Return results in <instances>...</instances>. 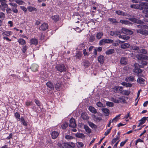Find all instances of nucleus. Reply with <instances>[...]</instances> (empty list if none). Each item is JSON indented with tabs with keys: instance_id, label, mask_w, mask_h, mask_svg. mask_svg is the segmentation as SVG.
<instances>
[{
	"instance_id": "43",
	"label": "nucleus",
	"mask_w": 148,
	"mask_h": 148,
	"mask_svg": "<svg viewBox=\"0 0 148 148\" xmlns=\"http://www.w3.org/2000/svg\"><path fill=\"white\" fill-rule=\"evenodd\" d=\"M6 2L7 1L5 0V1L1 3V5L5 8H8V5L6 3Z\"/></svg>"
},
{
	"instance_id": "35",
	"label": "nucleus",
	"mask_w": 148,
	"mask_h": 148,
	"mask_svg": "<svg viewBox=\"0 0 148 148\" xmlns=\"http://www.w3.org/2000/svg\"><path fill=\"white\" fill-rule=\"evenodd\" d=\"M118 99L119 100V103H125L126 100L123 98V97L122 96H120L119 98Z\"/></svg>"
},
{
	"instance_id": "59",
	"label": "nucleus",
	"mask_w": 148,
	"mask_h": 148,
	"mask_svg": "<svg viewBox=\"0 0 148 148\" xmlns=\"http://www.w3.org/2000/svg\"><path fill=\"white\" fill-rule=\"evenodd\" d=\"M20 8L25 12H27V9L26 8H25L24 6H20Z\"/></svg>"
},
{
	"instance_id": "37",
	"label": "nucleus",
	"mask_w": 148,
	"mask_h": 148,
	"mask_svg": "<svg viewBox=\"0 0 148 148\" xmlns=\"http://www.w3.org/2000/svg\"><path fill=\"white\" fill-rule=\"evenodd\" d=\"M130 93V91L128 90H123L122 93H121L122 94H123L125 95L128 96Z\"/></svg>"
},
{
	"instance_id": "31",
	"label": "nucleus",
	"mask_w": 148,
	"mask_h": 148,
	"mask_svg": "<svg viewBox=\"0 0 148 148\" xmlns=\"http://www.w3.org/2000/svg\"><path fill=\"white\" fill-rule=\"evenodd\" d=\"M84 129H85L86 132L89 134H90L91 132V130L90 129L89 127L86 125H84Z\"/></svg>"
},
{
	"instance_id": "45",
	"label": "nucleus",
	"mask_w": 148,
	"mask_h": 148,
	"mask_svg": "<svg viewBox=\"0 0 148 148\" xmlns=\"http://www.w3.org/2000/svg\"><path fill=\"white\" fill-rule=\"evenodd\" d=\"M119 138L120 136H116V138H114V139H113L111 141V144L112 145L114 143H115L117 140H119Z\"/></svg>"
},
{
	"instance_id": "10",
	"label": "nucleus",
	"mask_w": 148,
	"mask_h": 148,
	"mask_svg": "<svg viewBox=\"0 0 148 148\" xmlns=\"http://www.w3.org/2000/svg\"><path fill=\"white\" fill-rule=\"evenodd\" d=\"M59 135V133L56 131H53L51 134L52 138L53 139H55L57 138Z\"/></svg>"
},
{
	"instance_id": "60",
	"label": "nucleus",
	"mask_w": 148,
	"mask_h": 148,
	"mask_svg": "<svg viewBox=\"0 0 148 148\" xmlns=\"http://www.w3.org/2000/svg\"><path fill=\"white\" fill-rule=\"evenodd\" d=\"M97 105L99 107H102L103 106V104L101 102H98L97 103Z\"/></svg>"
},
{
	"instance_id": "8",
	"label": "nucleus",
	"mask_w": 148,
	"mask_h": 148,
	"mask_svg": "<svg viewBox=\"0 0 148 148\" xmlns=\"http://www.w3.org/2000/svg\"><path fill=\"white\" fill-rule=\"evenodd\" d=\"M76 126V124L75 123V119L73 118H71L70 120V124L69 126L73 128H75Z\"/></svg>"
},
{
	"instance_id": "6",
	"label": "nucleus",
	"mask_w": 148,
	"mask_h": 148,
	"mask_svg": "<svg viewBox=\"0 0 148 148\" xmlns=\"http://www.w3.org/2000/svg\"><path fill=\"white\" fill-rule=\"evenodd\" d=\"M121 32L123 33L128 35H131L133 33V32L132 31L125 28H122L121 29Z\"/></svg>"
},
{
	"instance_id": "17",
	"label": "nucleus",
	"mask_w": 148,
	"mask_h": 148,
	"mask_svg": "<svg viewBox=\"0 0 148 148\" xmlns=\"http://www.w3.org/2000/svg\"><path fill=\"white\" fill-rule=\"evenodd\" d=\"M27 9L30 12L34 11H36L37 10V9L31 6H28L27 8Z\"/></svg>"
},
{
	"instance_id": "16",
	"label": "nucleus",
	"mask_w": 148,
	"mask_h": 148,
	"mask_svg": "<svg viewBox=\"0 0 148 148\" xmlns=\"http://www.w3.org/2000/svg\"><path fill=\"white\" fill-rule=\"evenodd\" d=\"M137 82L138 83L140 84H145V80L141 77L138 78Z\"/></svg>"
},
{
	"instance_id": "26",
	"label": "nucleus",
	"mask_w": 148,
	"mask_h": 148,
	"mask_svg": "<svg viewBox=\"0 0 148 148\" xmlns=\"http://www.w3.org/2000/svg\"><path fill=\"white\" fill-rule=\"evenodd\" d=\"M103 35L102 32H99L97 33L96 35V37L98 39H100L102 37Z\"/></svg>"
},
{
	"instance_id": "12",
	"label": "nucleus",
	"mask_w": 148,
	"mask_h": 148,
	"mask_svg": "<svg viewBox=\"0 0 148 148\" xmlns=\"http://www.w3.org/2000/svg\"><path fill=\"white\" fill-rule=\"evenodd\" d=\"M125 81L127 82H133L134 81H135L136 80L135 79L134 77L130 76L127 77L125 79Z\"/></svg>"
},
{
	"instance_id": "1",
	"label": "nucleus",
	"mask_w": 148,
	"mask_h": 148,
	"mask_svg": "<svg viewBox=\"0 0 148 148\" xmlns=\"http://www.w3.org/2000/svg\"><path fill=\"white\" fill-rule=\"evenodd\" d=\"M56 68L58 71L60 72L66 71V69L64 65L63 64H57L56 66Z\"/></svg>"
},
{
	"instance_id": "23",
	"label": "nucleus",
	"mask_w": 148,
	"mask_h": 148,
	"mask_svg": "<svg viewBox=\"0 0 148 148\" xmlns=\"http://www.w3.org/2000/svg\"><path fill=\"white\" fill-rule=\"evenodd\" d=\"M81 117L84 120H88L89 118L88 115L85 113H83L81 114Z\"/></svg>"
},
{
	"instance_id": "42",
	"label": "nucleus",
	"mask_w": 148,
	"mask_h": 148,
	"mask_svg": "<svg viewBox=\"0 0 148 148\" xmlns=\"http://www.w3.org/2000/svg\"><path fill=\"white\" fill-rule=\"evenodd\" d=\"M28 49V47L26 45H24L22 47V48L21 49V50L22 51V52L24 53H25L26 50Z\"/></svg>"
},
{
	"instance_id": "49",
	"label": "nucleus",
	"mask_w": 148,
	"mask_h": 148,
	"mask_svg": "<svg viewBox=\"0 0 148 148\" xmlns=\"http://www.w3.org/2000/svg\"><path fill=\"white\" fill-rule=\"evenodd\" d=\"M65 137V138L67 140L72 139L74 138L73 136L68 135H66Z\"/></svg>"
},
{
	"instance_id": "48",
	"label": "nucleus",
	"mask_w": 148,
	"mask_h": 148,
	"mask_svg": "<svg viewBox=\"0 0 148 148\" xmlns=\"http://www.w3.org/2000/svg\"><path fill=\"white\" fill-rule=\"evenodd\" d=\"M62 145L65 147L66 148H70L69 143H62Z\"/></svg>"
},
{
	"instance_id": "38",
	"label": "nucleus",
	"mask_w": 148,
	"mask_h": 148,
	"mask_svg": "<svg viewBox=\"0 0 148 148\" xmlns=\"http://www.w3.org/2000/svg\"><path fill=\"white\" fill-rule=\"evenodd\" d=\"M14 1L19 5H23L25 3L22 0H15Z\"/></svg>"
},
{
	"instance_id": "27",
	"label": "nucleus",
	"mask_w": 148,
	"mask_h": 148,
	"mask_svg": "<svg viewBox=\"0 0 148 148\" xmlns=\"http://www.w3.org/2000/svg\"><path fill=\"white\" fill-rule=\"evenodd\" d=\"M114 49H109L108 50L105 52L107 55H110L113 53L114 52Z\"/></svg>"
},
{
	"instance_id": "28",
	"label": "nucleus",
	"mask_w": 148,
	"mask_h": 148,
	"mask_svg": "<svg viewBox=\"0 0 148 148\" xmlns=\"http://www.w3.org/2000/svg\"><path fill=\"white\" fill-rule=\"evenodd\" d=\"M75 135L77 137L82 138L84 137V135L83 133H77Z\"/></svg>"
},
{
	"instance_id": "21",
	"label": "nucleus",
	"mask_w": 148,
	"mask_h": 148,
	"mask_svg": "<svg viewBox=\"0 0 148 148\" xmlns=\"http://www.w3.org/2000/svg\"><path fill=\"white\" fill-rule=\"evenodd\" d=\"M119 38H122L125 40H127L129 39L130 37L129 36L126 35H120L119 36Z\"/></svg>"
},
{
	"instance_id": "53",
	"label": "nucleus",
	"mask_w": 148,
	"mask_h": 148,
	"mask_svg": "<svg viewBox=\"0 0 148 148\" xmlns=\"http://www.w3.org/2000/svg\"><path fill=\"white\" fill-rule=\"evenodd\" d=\"M77 147L79 148L82 147L84 146V144L81 142H77Z\"/></svg>"
},
{
	"instance_id": "41",
	"label": "nucleus",
	"mask_w": 148,
	"mask_h": 148,
	"mask_svg": "<svg viewBox=\"0 0 148 148\" xmlns=\"http://www.w3.org/2000/svg\"><path fill=\"white\" fill-rule=\"evenodd\" d=\"M111 100L115 103H119V100L114 98L113 97H111L110 98Z\"/></svg>"
},
{
	"instance_id": "54",
	"label": "nucleus",
	"mask_w": 148,
	"mask_h": 148,
	"mask_svg": "<svg viewBox=\"0 0 148 148\" xmlns=\"http://www.w3.org/2000/svg\"><path fill=\"white\" fill-rule=\"evenodd\" d=\"M0 18L2 20H3L5 18V15L4 13L2 12H0Z\"/></svg>"
},
{
	"instance_id": "63",
	"label": "nucleus",
	"mask_w": 148,
	"mask_h": 148,
	"mask_svg": "<svg viewBox=\"0 0 148 148\" xmlns=\"http://www.w3.org/2000/svg\"><path fill=\"white\" fill-rule=\"evenodd\" d=\"M13 136V135L12 133H10L9 136L6 138V139L8 140L10 139L11 138H12Z\"/></svg>"
},
{
	"instance_id": "39",
	"label": "nucleus",
	"mask_w": 148,
	"mask_h": 148,
	"mask_svg": "<svg viewBox=\"0 0 148 148\" xmlns=\"http://www.w3.org/2000/svg\"><path fill=\"white\" fill-rule=\"evenodd\" d=\"M14 116L17 119V121H19L20 119V114L17 112H16L14 113Z\"/></svg>"
},
{
	"instance_id": "30",
	"label": "nucleus",
	"mask_w": 148,
	"mask_h": 148,
	"mask_svg": "<svg viewBox=\"0 0 148 148\" xmlns=\"http://www.w3.org/2000/svg\"><path fill=\"white\" fill-rule=\"evenodd\" d=\"M61 84L59 83H57L55 86V88L57 90H60L61 89Z\"/></svg>"
},
{
	"instance_id": "56",
	"label": "nucleus",
	"mask_w": 148,
	"mask_h": 148,
	"mask_svg": "<svg viewBox=\"0 0 148 148\" xmlns=\"http://www.w3.org/2000/svg\"><path fill=\"white\" fill-rule=\"evenodd\" d=\"M34 102L38 106H40V102L38 100L35 99H34Z\"/></svg>"
},
{
	"instance_id": "20",
	"label": "nucleus",
	"mask_w": 148,
	"mask_h": 148,
	"mask_svg": "<svg viewBox=\"0 0 148 148\" xmlns=\"http://www.w3.org/2000/svg\"><path fill=\"white\" fill-rule=\"evenodd\" d=\"M88 109L92 113L96 114L97 113L96 109L92 106H89Z\"/></svg>"
},
{
	"instance_id": "7",
	"label": "nucleus",
	"mask_w": 148,
	"mask_h": 148,
	"mask_svg": "<svg viewBox=\"0 0 148 148\" xmlns=\"http://www.w3.org/2000/svg\"><path fill=\"white\" fill-rule=\"evenodd\" d=\"M48 28V24L46 23H44L39 27V29L40 30L42 31H45Z\"/></svg>"
},
{
	"instance_id": "9",
	"label": "nucleus",
	"mask_w": 148,
	"mask_h": 148,
	"mask_svg": "<svg viewBox=\"0 0 148 148\" xmlns=\"http://www.w3.org/2000/svg\"><path fill=\"white\" fill-rule=\"evenodd\" d=\"M46 85L48 88H49V91L51 90H53L54 89V86L53 84L50 81L48 82L46 84Z\"/></svg>"
},
{
	"instance_id": "11",
	"label": "nucleus",
	"mask_w": 148,
	"mask_h": 148,
	"mask_svg": "<svg viewBox=\"0 0 148 148\" xmlns=\"http://www.w3.org/2000/svg\"><path fill=\"white\" fill-rule=\"evenodd\" d=\"M30 45H36L38 44V40L35 38H32L30 40Z\"/></svg>"
},
{
	"instance_id": "50",
	"label": "nucleus",
	"mask_w": 148,
	"mask_h": 148,
	"mask_svg": "<svg viewBox=\"0 0 148 148\" xmlns=\"http://www.w3.org/2000/svg\"><path fill=\"white\" fill-rule=\"evenodd\" d=\"M120 115L121 114H119L117 116H116L112 120L111 122H112L114 121L116 122L118 120V118L119 117Z\"/></svg>"
},
{
	"instance_id": "36",
	"label": "nucleus",
	"mask_w": 148,
	"mask_h": 148,
	"mask_svg": "<svg viewBox=\"0 0 148 148\" xmlns=\"http://www.w3.org/2000/svg\"><path fill=\"white\" fill-rule=\"evenodd\" d=\"M84 66L85 68L88 67L90 65V62L88 60H85L83 62Z\"/></svg>"
},
{
	"instance_id": "40",
	"label": "nucleus",
	"mask_w": 148,
	"mask_h": 148,
	"mask_svg": "<svg viewBox=\"0 0 148 148\" xmlns=\"http://www.w3.org/2000/svg\"><path fill=\"white\" fill-rule=\"evenodd\" d=\"M147 120V119H146V117H143L140 120V124L142 125L143 124L145 123V121Z\"/></svg>"
},
{
	"instance_id": "58",
	"label": "nucleus",
	"mask_w": 148,
	"mask_h": 148,
	"mask_svg": "<svg viewBox=\"0 0 148 148\" xmlns=\"http://www.w3.org/2000/svg\"><path fill=\"white\" fill-rule=\"evenodd\" d=\"M95 37L93 36H91L89 38V41L91 42H93L95 40Z\"/></svg>"
},
{
	"instance_id": "25",
	"label": "nucleus",
	"mask_w": 148,
	"mask_h": 148,
	"mask_svg": "<svg viewBox=\"0 0 148 148\" xmlns=\"http://www.w3.org/2000/svg\"><path fill=\"white\" fill-rule=\"evenodd\" d=\"M130 45L128 43H124L121 45V47L123 49H126L129 47Z\"/></svg>"
},
{
	"instance_id": "55",
	"label": "nucleus",
	"mask_w": 148,
	"mask_h": 148,
	"mask_svg": "<svg viewBox=\"0 0 148 148\" xmlns=\"http://www.w3.org/2000/svg\"><path fill=\"white\" fill-rule=\"evenodd\" d=\"M88 124L89 126L92 128H95V127L96 126L93 123L90 122L88 121Z\"/></svg>"
},
{
	"instance_id": "18",
	"label": "nucleus",
	"mask_w": 148,
	"mask_h": 148,
	"mask_svg": "<svg viewBox=\"0 0 148 148\" xmlns=\"http://www.w3.org/2000/svg\"><path fill=\"white\" fill-rule=\"evenodd\" d=\"M120 62L122 64L125 65L127 64L126 59L125 57H123L121 58Z\"/></svg>"
},
{
	"instance_id": "34",
	"label": "nucleus",
	"mask_w": 148,
	"mask_h": 148,
	"mask_svg": "<svg viewBox=\"0 0 148 148\" xmlns=\"http://www.w3.org/2000/svg\"><path fill=\"white\" fill-rule=\"evenodd\" d=\"M11 34V32L10 31L5 32L3 33V36L5 37L9 36Z\"/></svg>"
},
{
	"instance_id": "24",
	"label": "nucleus",
	"mask_w": 148,
	"mask_h": 148,
	"mask_svg": "<svg viewBox=\"0 0 148 148\" xmlns=\"http://www.w3.org/2000/svg\"><path fill=\"white\" fill-rule=\"evenodd\" d=\"M18 42L20 45H23L26 44L25 41L23 38L19 39L18 40Z\"/></svg>"
},
{
	"instance_id": "47",
	"label": "nucleus",
	"mask_w": 148,
	"mask_h": 148,
	"mask_svg": "<svg viewBox=\"0 0 148 148\" xmlns=\"http://www.w3.org/2000/svg\"><path fill=\"white\" fill-rule=\"evenodd\" d=\"M68 123H67L65 122L62 125V128L63 129H65L68 127Z\"/></svg>"
},
{
	"instance_id": "19",
	"label": "nucleus",
	"mask_w": 148,
	"mask_h": 148,
	"mask_svg": "<svg viewBox=\"0 0 148 148\" xmlns=\"http://www.w3.org/2000/svg\"><path fill=\"white\" fill-rule=\"evenodd\" d=\"M119 86H114L112 89L113 91L115 93H119Z\"/></svg>"
},
{
	"instance_id": "46",
	"label": "nucleus",
	"mask_w": 148,
	"mask_h": 148,
	"mask_svg": "<svg viewBox=\"0 0 148 148\" xmlns=\"http://www.w3.org/2000/svg\"><path fill=\"white\" fill-rule=\"evenodd\" d=\"M106 105L107 106L110 107H112L114 106V103L109 101L107 102L106 103Z\"/></svg>"
},
{
	"instance_id": "44",
	"label": "nucleus",
	"mask_w": 148,
	"mask_h": 148,
	"mask_svg": "<svg viewBox=\"0 0 148 148\" xmlns=\"http://www.w3.org/2000/svg\"><path fill=\"white\" fill-rule=\"evenodd\" d=\"M33 102L32 101H30L28 100H27L25 102V105L27 106L28 107L29 106H31L32 105Z\"/></svg>"
},
{
	"instance_id": "57",
	"label": "nucleus",
	"mask_w": 148,
	"mask_h": 148,
	"mask_svg": "<svg viewBox=\"0 0 148 148\" xmlns=\"http://www.w3.org/2000/svg\"><path fill=\"white\" fill-rule=\"evenodd\" d=\"M127 140H128V139H126L124 141L120 143V146L122 147V146H124V145L125 144L127 141Z\"/></svg>"
},
{
	"instance_id": "61",
	"label": "nucleus",
	"mask_w": 148,
	"mask_h": 148,
	"mask_svg": "<svg viewBox=\"0 0 148 148\" xmlns=\"http://www.w3.org/2000/svg\"><path fill=\"white\" fill-rule=\"evenodd\" d=\"M110 132V129H109L107 130L105 132L104 134L105 136H107L108 134H109Z\"/></svg>"
},
{
	"instance_id": "13",
	"label": "nucleus",
	"mask_w": 148,
	"mask_h": 148,
	"mask_svg": "<svg viewBox=\"0 0 148 148\" xmlns=\"http://www.w3.org/2000/svg\"><path fill=\"white\" fill-rule=\"evenodd\" d=\"M38 66L37 64H34L32 65L30 68L32 71L35 72L38 70Z\"/></svg>"
},
{
	"instance_id": "29",
	"label": "nucleus",
	"mask_w": 148,
	"mask_h": 148,
	"mask_svg": "<svg viewBox=\"0 0 148 148\" xmlns=\"http://www.w3.org/2000/svg\"><path fill=\"white\" fill-rule=\"evenodd\" d=\"M108 21L111 22L112 23H119L114 18H109L108 19Z\"/></svg>"
},
{
	"instance_id": "22",
	"label": "nucleus",
	"mask_w": 148,
	"mask_h": 148,
	"mask_svg": "<svg viewBox=\"0 0 148 148\" xmlns=\"http://www.w3.org/2000/svg\"><path fill=\"white\" fill-rule=\"evenodd\" d=\"M51 18L56 22L59 20L60 18L58 15H54L51 16Z\"/></svg>"
},
{
	"instance_id": "14",
	"label": "nucleus",
	"mask_w": 148,
	"mask_h": 148,
	"mask_svg": "<svg viewBox=\"0 0 148 148\" xmlns=\"http://www.w3.org/2000/svg\"><path fill=\"white\" fill-rule=\"evenodd\" d=\"M101 110L105 114L106 116H107L109 115L110 110L106 108H103L101 109Z\"/></svg>"
},
{
	"instance_id": "51",
	"label": "nucleus",
	"mask_w": 148,
	"mask_h": 148,
	"mask_svg": "<svg viewBox=\"0 0 148 148\" xmlns=\"http://www.w3.org/2000/svg\"><path fill=\"white\" fill-rule=\"evenodd\" d=\"M120 22L123 24H128V23L130 22L127 21H125L123 20H120Z\"/></svg>"
},
{
	"instance_id": "2",
	"label": "nucleus",
	"mask_w": 148,
	"mask_h": 148,
	"mask_svg": "<svg viewBox=\"0 0 148 148\" xmlns=\"http://www.w3.org/2000/svg\"><path fill=\"white\" fill-rule=\"evenodd\" d=\"M113 40L110 39H103L101 40L99 42V45H104L106 43L110 44L113 42Z\"/></svg>"
},
{
	"instance_id": "4",
	"label": "nucleus",
	"mask_w": 148,
	"mask_h": 148,
	"mask_svg": "<svg viewBox=\"0 0 148 148\" xmlns=\"http://www.w3.org/2000/svg\"><path fill=\"white\" fill-rule=\"evenodd\" d=\"M144 2H141L140 4H132L130 5V7L132 8L139 9L140 10L143 9V7Z\"/></svg>"
},
{
	"instance_id": "3",
	"label": "nucleus",
	"mask_w": 148,
	"mask_h": 148,
	"mask_svg": "<svg viewBox=\"0 0 148 148\" xmlns=\"http://www.w3.org/2000/svg\"><path fill=\"white\" fill-rule=\"evenodd\" d=\"M143 7V12L146 14V17H148V3L144 2Z\"/></svg>"
},
{
	"instance_id": "52",
	"label": "nucleus",
	"mask_w": 148,
	"mask_h": 148,
	"mask_svg": "<svg viewBox=\"0 0 148 148\" xmlns=\"http://www.w3.org/2000/svg\"><path fill=\"white\" fill-rule=\"evenodd\" d=\"M143 55L142 54H140L138 55H137L136 56V58H137L138 60H141L143 59Z\"/></svg>"
},
{
	"instance_id": "15",
	"label": "nucleus",
	"mask_w": 148,
	"mask_h": 148,
	"mask_svg": "<svg viewBox=\"0 0 148 148\" xmlns=\"http://www.w3.org/2000/svg\"><path fill=\"white\" fill-rule=\"evenodd\" d=\"M105 57L102 55H100L98 58V60L101 64H103L104 61Z\"/></svg>"
},
{
	"instance_id": "64",
	"label": "nucleus",
	"mask_w": 148,
	"mask_h": 148,
	"mask_svg": "<svg viewBox=\"0 0 148 148\" xmlns=\"http://www.w3.org/2000/svg\"><path fill=\"white\" fill-rule=\"evenodd\" d=\"M12 10L13 11L14 13H17L18 12V10L16 8H12Z\"/></svg>"
},
{
	"instance_id": "33",
	"label": "nucleus",
	"mask_w": 148,
	"mask_h": 148,
	"mask_svg": "<svg viewBox=\"0 0 148 148\" xmlns=\"http://www.w3.org/2000/svg\"><path fill=\"white\" fill-rule=\"evenodd\" d=\"M22 124L24 126H27V123L26 121H25L23 117L21 116L20 118Z\"/></svg>"
},
{
	"instance_id": "62",
	"label": "nucleus",
	"mask_w": 148,
	"mask_h": 148,
	"mask_svg": "<svg viewBox=\"0 0 148 148\" xmlns=\"http://www.w3.org/2000/svg\"><path fill=\"white\" fill-rule=\"evenodd\" d=\"M134 67L137 69H139L140 67V66L137 63H135L134 64Z\"/></svg>"
},
{
	"instance_id": "32",
	"label": "nucleus",
	"mask_w": 148,
	"mask_h": 148,
	"mask_svg": "<svg viewBox=\"0 0 148 148\" xmlns=\"http://www.w3.org/2000/svg\"><path fill=\"white\" fill-rule=\"evenodd\" d=\"M82 56V53L80 51H78L77 53H76L75 56L76 58L80 59Z\"/></svg>"
},
{
	"instance_id": "5",
	"label": "nucleus",
	"mask_w": 148,
	"mask_h": 148,
	"mask_svg": "<svg viewBox=\"0 0 148 148\" xmlns=\"http://www.w3.org/2000/svg\"><path fill=\"white\" fill-rule=\"evenodd\" d=\"M129 20L130 21L138 24L142 25L144 24L143 21L134 18H129Z\"/></svg>"
}]
</instances>
